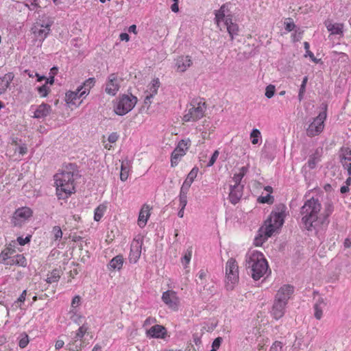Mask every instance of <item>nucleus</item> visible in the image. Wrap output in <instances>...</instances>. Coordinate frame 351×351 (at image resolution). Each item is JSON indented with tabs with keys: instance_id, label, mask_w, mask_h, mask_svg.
<instances>
[{
	"instance_id": "1",
	"label": "nucleus",
	"mask_w": 351,
	"mask_h": 351,
	"mask_svg": "<svg viewBox=\"0 0 351 351\" xmlns=\"http://www.w3.org/2000/svg\"><path fill=\"white\" fill-rule=\"evenodd\" d=\"M246 269L254 280H259L268 270V263L264 255L258 251L247 254L245 260Z\"/></svg>"
},
{
	"instance_id": "2",
	"label": "nucleus",
	"mask_w": 351,
	"mask_h": 351,
	"mask_svg": "<svg viewBox=\"0 0 351 351\" xmlns=\"http://www.w3.org/2000/svg\"><path fill=\"white\" fill-rule=\"evenodd\" d=\"M321 208L319 200L313 197L307 200L301 208L300 213L303 215L302 221L308 230L319 224L321 216L318 217L317 215L320 212Z\"/></svg>"
},
{
	"instance_id": "3",
	"label": "nucleus",
	"mask_w": 351,
	"mask_h": 351,
	"mask_svg": "<svg viewBox=\"0 0 351 351\" xmlns=\"http://www.w3.org/2000/svg\"><path fill=\"white\" fill-rule=\"evenodd\" d=\"M74 179L72 175L62 172L54 176L56 194L59 199H66L74 193Z\"/></svg>"
},
{
	"instance_id": "4",
	"label": "nucleus",
	"mask_w": 351,
	"mask_h": 351,
	"mask_svg": "<svg viewBox=\"0 0 351 351\" xmlns=\"http://www.w3.org/2000/svg\"><path fill=\"white\" fill-rule=\"evenodd\" d=\"M206 108L205 102L198 101L197 99H193L189 105L187 112L183 117V121L186 122L196 121L204 115Z\"/></svg>"
},
{
	"instance_id": "5",
	"label": "nucleus",
	"mask_w": 351,
	"mask_h": 351,
	"mask_svg": "<svg viewBox=\"0 0 351 351\" xmlns=\"http://www.w3.org/2000/svg\"><path fill=\"white\" fill-rule=\"evenodd\" d=\"M226 288L232 290L239 282V267L235 259L230 258L226 265Z\"/></svg>"
},
{
	"instance_id": "6",
	"label": "nucleus",
	"mask_w": 351,
	"mask_h": 351,
	"mask_svg": "<svg viewBox=\"0 0 351 351\" xmlns=\"http://www.w3.org/2000/svg\"><path fill=\"white\" fill-rule=\"evenodd\" d=\"M323 111L314 118L313 121L308 125L306 129V135L313 137L319 135L324 128V121L326 119L327 105L322 104Z\"/></svg>"
},
{
	"instance_id": "7",
	"label": "nucleus",
	"mask_w": 351,
	"mask_h": 351,
	"mask_svg": "<svg viewBox=\"0 0 351 351\" xmlns=\"http://www.w3.org/2000/svg\"><path fill=\"white\" fill-rule=\"evenodd\" d=\"M284 223L283 212H272L269 219L265 221V239L271 237L274 232L280 228Z\"/></svg>"
},
{
	"instance_id": "8",
	"label": "nucleus",
	"mask_w": 351,
	"mask_h": 351,
	"mask_svg": "<svg viewBox=\"0 0 351 351\" xmlns=\"http://www.w3.org/2000/svg\"><path fill=\"white\" fill-rule=\"evenodd\" d=\"M137 102V98L130 95H123L114 108V112L118 115H124L131 111Z\"/></svg>"
},
{
	"instance_id": "9",
	"label": "nucleus",
	"mask_w": 351,
	"mask_h": 351,
	"mask_svg": "<svg viewBox=\"0 0 351 351\" xmlns=\"http://www.w3.org/2000/svg\"><path fill=\"white\" fill-rule=\"evenodd\" d=\"M52 21L49 20L46 23L40 20L35 23L32 29L37 38L43 40L49 33Z\"/></svg>"
},
{
	"instance_id": "10",
	"label": "nucleus",
	"mask_w": 351,
	"mask_h": 351,
	"mask_svg": "<svg viewBox=\"0 0 351 351\" xmlns=\"http://www.w3.org/2000/svg\"><path fill=\"white\" fill-rule=\"evenodd\" d=\"M32 215L29 208L22 207L16 210L12 218V223L14 226H21L27 219Z\"/></svg>"
},
{
	"instance_id": "11",
	"label": "nucleus",
	"mask_w": 351,
	"mask_h": 351,
	"mask_svg": "<svg viewBox=\"0 0 351 351\" xmlns=\"http://www.w3.org/2000/svg\"><path fill=\"white\" fill-rule=\"evenodd\" d=\"M162 300L172 310L178 309L180 299L175 291L171 290L165 291L162 293Z\"/></svg>"
},
{
	"instance_id": "12",
	"label": "nucleus",
	"mask_w": 351,
	"mask_h": 351,
	"mask_svg": "<svg viewBox=\"0 0 351 351\" xmlns=\"http://www.w3.org/2000/svg\"><path fill=\"white\" fill-rule=\"evenodd\" d=\"M119 82L120 80L118 79L117 74H110L106 84V93L112 96L115 95L120 88Z\"/></svg>"
},
{
	"instance_id": "13",
	"label": "nucleus",
	"mask_w": 351,
	"mask_h": 351,
	"mask_svg": "<svg viewBox=\"0 0 351 351\" xmlns=\"http://www.w3.org/2000/svg\"><path fill=\"white\" fill-rule=\"evenodd\" d=\"M293 293V287L289 285H284L278 291L274 300L287 304Z\"/></svg>"
},
{
	"instance_id": "14",
	"label": "nucleus",
	"mask_w": 351,
	"mask_h": 351,
	"mask_svg": "<svg viewBox=\"0 0 351 351\" xmlns=\"http://www.w3.org/2000/svg\"><path fill=\"white\" fill-rule=\"evenodd\" d=\"M244 185H230V191L229 193V199L233 204L239 202L243 195Z\"/></svg>"
},
{
	"instance_id": "15",
	"label": "nucleus",
	"mask_w": 351,
	"mask_h": 351,
	"mask_svg": "<svg viewBox=\"0 0 351 351\" xmlns=\"http://www.w3.org/2000/svg\"><path fill=\"white\" fill-rule=\"evenodd\" d=\"M142 242L138 240H134L130 247V261L136 263L141 256Z\"/></svg>"
},
{
	"instance_id": "16",
	"label": "nucleus",
	"mask_w": 351,
	"mask_h": 351,
	"mask_svg": "<svg viewBox=\"0 0 351 351\" xmlns=\"http://www.w3.org/2000/svg\"><path fill=\"white\" fill-rule=\"evenodd\" d=\"M192 64L191 57L180 56L176 60V68L178 72H184Z\"/></svg>"
},
{
	"instance_id": "17",
	"label": "nucleus",
	"mask_w": 351,
	"mask_h": 351,
	"mask_svg": "<svg viewBox=\"0 0 351 351\" xmlns=\"http://www.w3.org/2000/svg\"><path fill=\"white\" fill-rule=\"evenodd\" d=\"M287 304L286 303L274 300L271 314L276 319H278L283 317Z\"/></svg>"
},
{
	"instance_id": "18",
	"label": "nucleus",
	"mask_w": 351,
	"mask_h": 351,
	"mask_svg": "<svg viewBox=\"0 0 351 351\" xmlns=\"http://www.w3.org/2000/svg\"><path fill=\"white\" fill-rule=\"evenodd\" d=\"M51 111V107L47 104L43 103L39 105L34 111L33 117L36 119H43L48 116Z\"/></svg>"
},
{
	"instance_id": "19",
	"label": "nucleus",
	"mask_w": 351,
	"mask_h": 351,
	"mask_svg": "<svg viewBox=\"0 0 351 351\" xmlns=\"http://www.w3.org/2000/svg\"><path fill=\"white\" fill-rule=\"evenodd\" d=\"M151 207L147 204H143L138 215V224L140 227H144L150 216Z\"/></svg>"
},
{
	"instance_id": "20",
	"label": "nucleus",
	"mask_w": 351,
	"mask_h": 351,
	"mask_svg": "<svg viewBox=\"0 0 351 351\" xmlns=\"http://www.w3.org/2000/svg\"><path fill=\"white\" fill-rule=\"evenodd\" d=\"M225 25L226 26L230 39L232 40L234 36L238 34L239 26L237 23L232 22V19L230 15H227L225 19Z\"/></svg>"
},
{
	"instance_id": "21",
	"label": "nucleus",
	"mask_w": 351,
	"mask_h": 351,
	"mask_svg": "<svg viewBox=\"0 0 351 351\" xmlns=\"http://www.w3.org/2000/svg\"><path fill=\"white\" fill-rule=\"evenodd\" d=\"M167 332L166 328L161 325H154L147 330V335L154 338H164Z\"/></svg>"
},
{
	"instance_id": "22",
	"label": "nucleus",
	"mask_w": 351,
	"mask_h": 351,
	"mask_svg": "<svg viewBox=\"0 0 351 351\" xmlns=\"http://www.w3.org/2000/svg\"><path fill=\"white\" fill-rule=\"evenodd\" d=\"M14 77V75L12 73H8L0 78V94L5 92L10 82L13 80Z\"/></svg>"
},
{
	"instance_id": "23",
	"label": "nucleus",
	"mask_w": 351,
	"mask_h": 351,
	"mask_svg": "<svg viewBox=\"0 0 351 351\" xmlns=\"http://www.w3.org/2000/svg\"><path fill=\"white\" fill-rule=\"evenodd\" d=\"M124 262V259L122 255H117L114 257L108 263V267L109 270H120Z\"/></svg>"
},
{
	"instance_id": "24",
	"label": "nucleus",
	"mask_w": 351,
	"mask_h": 351,
	"mask_svg": "<svg viewBox=\"0 0 351 351\" xmlns=\"http://www.w3.org/2000/svg\"><path fill=\"white\" fill-rule=\"evenodd\" d=\"M228 5L227 3L223 4L220 9L218 10H216L215 12V20L217 25H219V23L221 21H225L226 18L227 16H226V13L228 12Z\"/></svg>"
},
{
	"instance_id": "25",
	"label": "nucleus",
	"mask_w": 351,
	"mask_h": 351,
	"mask_svg": "<svg viewBox=\"0 0 351 351\" xmlns=\"http://www.w3.org/2000/svg\"><path fill=\"white\" fill-rule=\"evenodd\" d=\"M95 79L94 77H90L86 80L83 85L78 88V91L82 90L80 97L86 95L89 93L90 89L95 85Z\"/></svg>"
},
{
	"instance_id": "26",
	"label": "nucleus",
	"mask_w": 351,
	"mask_h": 351,
	"mask_svg": "<svg viewBox=\"0 0 351 351\" xmlns=\"http://www.w3.org/2000/svg\"><path fill=\"white\" fill-rule=\"evenodd\" d=\"M339 160L342 165H347L351 162V149L348 147H341L339 151Z\"/></svg>"
},
{
	"instance_id": "27",
	"label": "nucleus",
	"mask_w": 351,
	"mask_h": 351,
	"mask_svg": "<svg viewBox=\"0 0 351 351\" xmlns=\"http://www.w3.org/2000/svg\"><path fill=\"white\" fill-rule=\"evenodd\" d=\"M64 173H68L75 178L78 176L77 166L74 163H69L65 166L64 169L62 171Z\"/></svg>"
},
{
	"instance_id": "28",
	"label": "nucleus",
	"mask_w": 351,
	"mask_h": 351,
	"mask_svg": "<svg viewBox=\"0 0 351 351\" xmlns=\"http://www.w3.org/2000/svg\"><path fill=\"white\" fill-rule=\"evenodd\" d=\"M160 84V83L158 78L154 79L152 81V84L149 86L147 93L152 95V96H154L157 94Z\"/></svg>"
},
{
	"instance_id": "29",
	"label": "nucleus",
	"mask_w": 351,
	"mask_h": 351,
	"mask_svg": "<svg viewBox=\"0 0 351 351\" xmlns=\"http://www.w3.org/2000/svg\"><path fill=\"white\" fill-rule=\"evenodd\" d=\"M82 92L81 91H78V88L77 89V91L75 92H68L67 93H66V98H65V100L67 103H71V104H75V101L77 99H80L81 97H80V93Z\"/></svg>"
},
{
	"instance_id": "30",
	"label": "nucleus",
	"mask_w": 351,
	"mask_h": 351,
	"mask_svg": "<svg viewBox=\"0 0 351 351\" xmlns=\"http://www.w3.org/2000/svg\"><path fill=\"white\" fill-rule=\"evenodd\" d=\"M88 329V327L86 324H82V326H81L77 331L76 332L74 337L73 338V342H75L77 341V340H81L82 338L84 336V335L86 334V332H87Z\"/></svg>"
},
{
	"instance_id": "31",
	"label": "nucleus",
	"mask_w": 351,
	"mask_h": 351,
	"mask_svg": "<svg viewBox=\"0 0 351 351\" xmlns=\"http://www.w3.org/2000/svg\"><path fill=\"white\" fill-rule=\"evenodd\" d=\"M333 208L331 204H328L325 208L324 213L323 214V217L321 216V220H319V224L328 223V217L332 213Z\"/></svg>"
},
{
	"instance_id": "32",
	"label": "nucleus",
	"mask_w": 351,
	"mask_h": 351,
	"mask_svg": "<svg viewBox=\"0 0 351 351\" xmlns=\"http://www.w3.org/2000/svg\"><path fill=\"white\" fill-rule=\"evenodd\" d=\"M106 210V206L105 205H104V204L99 205L95 210L94 219L96 221H99L103 217Z\"/></svg>"
},
{
	"instance_id": "33",
	"label": "nucleus",
	"mask_w": 351,
	"mask_h": 351,
	"mask_svg": "<svg viewBox=\"0 0 351 351\" xmlns=\"http://www.w3.org/2000/svg\"><path fill=\"white\" fill-rule=\"evenodd\" d=\"M184 154H185V153H182L180 151H179V149H177L176 148L171 154V166L174 167V166L177 165L180 157H182Z\"/></svg>"
},
{
	"instance_id": "34",
	"label": "nucleus",
	"mask_w": 351,
	"mask_h": 351,
	"mask_svg": "<svg viewBox=\"0 0 351 351\" xmlns=\"http://www.w3.org/2000/svg\"><path fill=\"white\" fill-rule=\"evenodd\" d=\"M321 304H324L323 300H319L318 302L314 305V316L317 319H320L322 317V307Z\"/></svg>"
},
{
	"instance_id": "35",
	"label": "nucleus",
	"mask_w": 351,
	"mask_h": 351,
	"mask_svg": "<svg viewBox=\"0 0 351 351\" xmlns=\"http://www.w3.org/2000/svg\"><path fill=\"white\" fill-rule=\"evenodd\" d=\"M15 252V250L12 247H8L4 250H3L0 254V259L3 262H5L9 259V257L11 256Z\"/></svg>"
},
{
	"instance_id": "36",
	"label": "nucleus",
	"mask_w": 351,
	"mask_h": 351,
	"mask_svg": "<svg viewBox=\"0 0 351 351\" xmlns=\"http://www.w3.org/2000/svg\"><path fill=\"white\" fill-rule=\"evenodd\" d=\"M129 169H128V162H122L121 164V173H120V179L122 181H125L129 175Z\"/></svg>"
},
{
	"instance_id": "37",
	"label": "nucleus",
	"mask_w": 351,
	"mask_h": 351,
	"mask_svg": "<svg viewBox=\"0 0 351 351\" xmlns=\"http://www.w3.org/2000/svg\"><path fill=\"white\" fill-rule=\"evenodd\" d=\"M197 172L198 168H193L192 170L188 174L187 178L184 180V182L187 183L189 185L191 186L193 182L194 181L195 178L197 177Z\"/></svg>"
},
{
	"instance_id": "38",
	"label": "nucleus",
	"mask_w": 351,
	"mask_h": 351,
	"mask_svg": "<svg viewBox=\"0 0 351 351\" xmlns=\"http://www.w3.org/2000/svg\"><path fill=\"white\" fill-rule=\"evenodd\" d=\"M215 287L212 284H207L204 286V289L200 291L202 295L208 296L213 295L215 291Z\"/></svg>"
},
{
	"instance_id": "39",
	"label": "nucleus",
	"mask_w": 351,
	"mask_h": 351,
	"mask_svg": "<svg viewBox=\"0 0 351 351\" xmlns=\"http://www.w3.org/2000/svg\"><path fill=\"white\" fill-rule=\"evenodd\" d=\"M191 145V141L189 139L187 140H181L177 147H176L177 149H179L182 153H185V151L188 149Z\"/></svg>"
},
{
	"instance_id": "40",
	"label": "nucleus",
	"mask_w": 351,
	"mask_h": 351,
	"mask_svg": "<svg viewBox=\"0 0 351 351\" xmlns=\"http://www.w3.org/2000/svg\"><path fill=\"white\" fill-rule=\"evenodd\" d=\"M252 143L256 145L258 143L259 138H261V132L258 129H253L250 133Z\"/></svg>"
},
{
	"instance_id": "41",
	"label": "nucleus",
	"mask_w": 351,
	"mask_h": 351,
	"mask_svg": "<svg viewBox=\"0 0 351 351\" xmlns=\"http://www.w3.org/2000/svg\"><path fill=\"white\" fill-rule=\"evenodd\" d=\"M29 337L26 333H22L19 336V346L21 348H25L29 343Z\"/></svg>"
},
{
	"instance_id": "42",
	"label": "nucleus",
	"mask_w": 351,
	"mask_h": 351,
	"mask_svg": "<svg viewBox=\"0 0 351 351\" xmlns=\"http://www.w3.org/2000/svg\"><path fill=\"white\" fill-rule=\"evenodd\" d=\"M15 265L25 267L27 261L23 254H16L14 256Z\"/></svg>"
},
{
	"instance_id": "43",
	"label": "nucleus",
	"mask_w": 351,
	"mask_h": 351,
	"mask_svg": "<svg viewBox=\"0 0 351 351\" xmlns=\"http://www.w3.org/2000/svg\"><path fill=\"white\" fill-rule=\"evenodd\" d=\"M60 278V275H59V272L58 270H53L51 275L47 277L46 281L47 282V283H53V282H58V280Z\"/></svg>"
},
{
	"instance_id": "44",
	"label": "nucleus",
	"mask_w": 351,
	"mask_h": 351,
	"mask_svg": "<svg viewBox=\"0 0 351 351\" xmlns=\"http://www.w3.org/2000/svg\"><path fill=\"white\" fill-rule=\"evenodd\" d=\"M52 233L55 241L60 240L62 237V232L60 226H56L53 228Z\"/></svg>"
},
{
	"instance_id": "45",
	"label": "nucleus",
	"mask_w": 351,
	"mask_h": 351,
	"mask_svg": "<svg viewBox=\"0 0 351 351\" xmlns=\"http://www.w3.org/2000/svg\"><path fill=\"white\" fill-rule=\"evenodd\" d=\"M38 92L39 93L40 97H45L47 96L49 93L50 92V88L47 85L44 84L40 87L37 88Z\"/></svg>"
},
{
	"instance_id": "46",
	"label": "nucleus",
	"mask_w": 351,
	"mask_h": 351,
	"mask_svg": "<svg viewBox=\"0 0 351 351\" xmlns=\"http://www.w3.org/2000/svg\"><path fill=\"white\" fill-rule=\"evenodd\" d=\"M275 90V86L269 84L265 88V95L268 99H270L274 95Z\"/></svg>"
},
{
	"instance_id": "47",
	"label": "nucleus",
	"mask_w": 351,
	"mask_h": 351,
	"mask_svg": "<svg viewBox=\"0 0 351 351\" xmlns=\"http://www.w3.org/2000/svg\"><path fill=\"white\" fill-rule=\"evenodd\" d=\"M258 201L260 203H267V204H272L274 202V197L273 196L270 195H267L266 196H261L258 198Z\"/></svg>"
},
{
	"instance_id": "48",
	"label": "nucleus",
	"mask_w": 351,
	"mask_h": 351,
	"mask_svg": "<svg viewBox=\"0 0 351 351\" xmlns=\"http://www.w3.org/2000/svg\"><path fill=\"white\" fill-rule=\"evenodd\" d=\"M223 341V339L220 337H217L213 342L212 349L210 351H217V349L220 347L221 342Z\"/></svg>"
},
{
	"instance_id": "49",
	"label": "nucleus",
	"mask_w": 351,
	"mask_h": 351,
	"mask_svg": "<svg viewBox=\"0 0 351 351\" xmlns=\"http://www.w3.org/2000/svg\"><path fill=\"white\" fill-rule=\"evenodd\" d=\"M328 31H330L333 34H339L341 32V27H340L339 25H329L328 26Z\"/></svg>"
},
{
	"instance_id": "50",
	"label": "nucleus",
	"mask_w": 351,
	"mask_h": 351,
	"mask_svg": "<svg viewBox=\"0 0 351 351\" xmlns=\"http://www.w3.org/2000/svg\"><path fill=\"white\" fill-rule=\"evenodd\" d=\"M180 206H182V208H185L186 204H187V196L186 194H184L183 192L182 193H180Z\"/></svg>"
},
{
	"instance_id": "51",
	"label": "nucleus",
	"mask_w": 351,
	"mask_h": 351,
	"mask_svg": "<svg viewBox=\"0 0 351 351\" xmlns=\"http://www.w3.org/2000/svg\"><path fill=\"white\" fill-rule=\"evenodd\" d=\"M282 344L280 341H275L271 346L269 351H282Z\"/></svg>"
},
{
	"instance_id": "52",
	"label": "nucleus",
	"mask_w": 351,
	"mask_h": 351,
	"mask_svg": "<svg viewBox=\"0 0 351 351\" xmlns=\"http://www.w3.org/2000/svg\"><path fill=\"white\" fill-rule=\"evenodd\" d=\"M191 256H192V251L188 250L187 252H186V254H184V257L182 258V263L183 264H186V265L189 264L191 261Z\"/></svg>"
},
{
	"instance_id": "53",
	"label": "nucleus",
	"mask_w": 351,
	"mask_h": 351,
	"mask_svg": "<svg viewBox=\"0 0 351 351\" xmlns=\"http://www.w3.org/2000/svg\"><path fill=\"white\" fill-rule=\"evenodd\" d=\"M243 178V177L242 176V175H240L239 173H235L232 178V180L234 182V184L233 186L242 185L241 184V182Z\"/></svg>"
},
{
	"instance_id": "54",
	"label": "nucleus",
	"mask_w": 351,
	"mask_h": 351,
	"mask_svg": "<svg viewBox=\"0 0 351 351\" xmlns=\"http://www.w3.org/2000/svg\"><path fill=\"white\" fill-rule=\"evenodd\" d=\"M31 236H27L25 238H23L22 237H19L17 238V241L20 245H25L26 243L30 241Z\"/></svg>"
},
{
	"instance_id": "55",
	"label": "nucleus",
	"mask_w": 351,
	"mask_h": 351,
	"mask_svg": "<svg viewBox=\"0 0 351 351\" xmlns=\"http://www.w3.org/2000/svg\"><path fill=\"white\" fill-rule=\"evenodd\" d=\"M317 162V159L315 157H311L308 161V166L310 169H314Z\"/></svg>"
},
{
	"instance_id": "56",
	"label": "nucleus",
	"mask_w": 351,
	"mask_h": 351,
	"mask_svg": "<svg viewBox=\"0 0 351 351\" xmlns=\"http://www.w3.org/2000/svg\"><path fill=\"white\" fill-rule=\"evenodd\" d=\"M118 138L119 134L117 132H112L109 135L108 140L110 143H114L118 140Z\"/></svg>"
},
{
	"instance_id": "57",
	"label": "nucleus",
	"mask_w": 351,
	"mask_h": 351,
	"mask_svg": "<svg viewBox=\"0 0 351 351\" xmlns=\"http://www.w3.org/2000/svg\"><path fill=\"white\" fill-rule=\"evenodd\" d=\"M307 82H308V77L305 76L303 78L302 84H301L300 88V90H301L302 93H305V91H306V86Z\"/></svg>"
},
{
	"instance_id": "58",
	"label": "nucleus",
	"mask_w": 351,
	"mask_h": 351,
	"mask_svg": "<svg viewBox=\"0 0 351 351\" xmlns=\"http://www.w3.org/2000/svg\"><path fill=\"white\" fill-rule=\"evenodd\" d=\"M285 24V29L288 32H291L294 29L295 25L293 22H286Z\"/></svg>"
},
{
	"instance_id": "59",
	"label": "nucleus",
	"mask_w": 351,
	"mask_h": 351,
	"mask_svg": "<svg viewBox=\"0 0 351 351\" xmlns=\"http://www.w3.org/2000/svg\"><path fill=\"white\" fill-rule=\"evenodd\" d=\"M80 302V296H78V295L75 296L72 300V302H71L72 307H73V308L77 307L79 305Z\"/></svg>"
},
{
	"instance_id": "60",
	"label": "nucleus",
	"mask_w": 351,
	"mask_h": 351,
	"mask_svg": "<svg viewBox=\"0 0 351 351\" xmlns=\"http://www.w3.org/2000/svg\"><path fill=\"white\" fill-rule=\"evenodd\" d=\"M190 185H189L187 183H185L184 182L182 187H181V189H180V193H182L183 192L184 193V194H186L187 195V193H188V191L190 188Z\"/></svg>"
},
{
	"instance_id": "61",
	"label": "nucleus",
	"mask_w": 351,
	"mask_h": 351,
	"mask_svg": "<svg viewBox=\"0 0 351 351\" xmlns=\"http://www.w3.org/2000/svg\"><path fill=\"white\" fill-rule=\"evenodd\" d=\"M5 264L8 265H15V258H14V256H10L9 257V259L7 260L5 262H3Z\"/></svg>"
},
{
	"instance_id": "62",
	"label": "nucleus",
	"mask_w": 351,
	"mask_h": 351,
	"mask_svg": "<svg viewBox=\"0 0 351 351\" xmlns=\"http://www.w3.org/2000/svg\"><path fill=\"white\" fill-rule=\"evenodd\" d=\"M64 342L62 340H57L55 344L56 350H59L63 347Z\"/></svg>"
},
{
	"instance_id": "63",
	"label": "nucleus",
	"mask_w": 351,
	"mask_h": 351,
	"mask_svg": "<svg viewBox=\"0 0 351 351\" xmlns=\"http://www.w3.org/2000/svg\"><path fill=\"white\" fill-rule=\"evenodd\" d=\"M302 32L295 31V34L293 36L294 41H299L302 38Z\"/></svg>"
},
{
	"instance_id": "64",
	"label": "nucleus",
	"mask_w": 351,
	"mask_h": 351,
	"mask_svg": "<svg viewBox=\"0 0 351 351\" xmlns=\"http://www.w3.org/2000/svg\"><path fill=\"white\" fill-rule=\"evenodd\" d=\"M343 167L347 170L349 176L351 175V162H347V165H342Z\"/></svg>"
}]
</instances>
